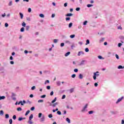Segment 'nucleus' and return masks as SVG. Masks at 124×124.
<instances>
[{
  "label": "nucleus",
  "mask_w": 124,
  "mask_h": 124,
  "mask_svg": "<svg viewBox=\"0 0 124 124\" xmlns=\"http://www.w3.org/2000/svg\"><path fill=\"white\" fill-rule=\"evenodd\" d=\"M40 17H41V18H44V15H43V14H40L39 15Z\"/></svg>",
  "instance_id": "cd10ccee"
},
{
  "label": "nucleus",
  "mask_w": 124,
  "mask_h": 124,
  "mask_svg": "<svg viewBox=\"0 0 124 124\" xmlns=\"http://www.w3.org/2000/svg\"><path fill=\"white\" fill-rule=\"evenodd\" d=\"M33 115L32 114H31V115L29 117L30 121H31V120H32V119H33Z\"/></svg>",
  "instance_id": "9b49d317"
},
{
  "label": "nucleus",
  "mask_w": 124,
  "mask_h": 124,
  "mask_svg": "<svg viewBox=\"0 0 124 124\" xmlns=\"http://www.w3.org/2000/svg\"><path fill=\"white\" fill-rule=\"evenodd\" d=\"M8 26H9L8 23H5V28L8 27Z\"/></svg>",
  "instance_id": "603ef678"
},
{
  "label": "nucleus",
  "mask_w": 124,
  "mask_h": 124,
  "mask_svg": "<svg viewBox=\"0 0 124 124\" xmlns=\"http://www.w3.org/2000/svg\"><path fill=\"white\" fill-rule=\"evenodd\" d=\"M62 98V99H64L65 98V95H63Z\"/></svg>",
  "instance_id": "774afa93"
},
{
  "label": "nucleus",
  "mask_w": 124,
  "mask_h": 124,
  "mask_svg": "<svg viewBox=\"0 0 124 124\" xmlns=\"http://www.w3.org/2000/svg\"><path fill=\"white\" fill-rule=\"evenodd\" d=\"M48 118H53V115L52 114H50L48 115Z\"/></svg>",
  "instance_id": "79ce46f5"
},
{
  "label": "nucleus",
  "mask_w": 124,
  "mask_h": 124,
  "mask_svg": "<svg viewBox=\"0 0 124 124\" xmlns=\"http://www.w3.org/2000/svg\"><path fill=\"white\" fill-rule=\"evenodd\" d=\"M72 78H75V77H76V74H73L71 76Z\"/></svg>",
  "instance_id": "de8ad7c7"
},
{
  "label": "nucleus",
  "mask_w": 124,
  "mask_h": 124,
  "mask_svg": "<svg viewBox=\"0 0 124 124\" xmlns=\"http://www.w3.org/2000/svg\"><path fill=\"white\" fill-rule=\"evenodd\" d=\"M87 7L90 8V7H92V6H93V5L89 4H87Z\"/></svg>",
  "instance_id": "5701e85b"
},
{
  "label": "nucleus",
  "mask_w": 124,
  "mask_h": 124,
  "mask_svg": "<svg viewBox=\"0 0 124 124\" xmlns=\"http://www.w3.org/2000/svg\"><path fill=\"white\" fill-rule=\"evenodd\" d=\"M18 121H19V122H21V121H23V117H19V118L18 119Z\"/></svg>",
  "instance_id": "c9c22d12"
},
{
  "label": "nucleus",
  "mask_w": 124,
  "mask_h": 124,
  "mask_svg": "<svg viewBox=\"0 0 124 124\" xmlns=\"http://www.w3.org/2000/svg\"><path fill=\"white\" fill-rule=\"evenodd\" d=\"M35 89V86H32L31 88V90L32 91H34V90Z\"/></svg>",
  "instance_id": "3c124183"
},
{
  "label": "nucleus",
  "mask_w": 124,
  "mask_h": 124,
  "mask_svg": "<svg viewBox=\"0 0 124 124\" xmlns=\"http://www.w3.org/2000/svg\"><path fill=\"white\" fill-rule=\"evenodd\" d=\"M17 111H22V108L21 107H19L17 108Z\"/></svg>",
  "instance_id": "7c9ffc66"
},
{
  "label": "nucleus",
  "mask_w": 124,
  "mask_h": 124,
  "mask_svg": "<svg viewBox=\"0 0 124 124\" xmlns=\"http://www.w3.org/2000/svg\"><path fill=\"white\" fill-rule=\"evenodd\" d=\"M85 62H86V61L82 60L81 62L79 64V65H84V64H85Z\"/></svg>",
  "instance_id": "1a4fd4ad"
},
{
  "label": "nucleus",
  "mask_w": 124,
  "mask_h": 124,
  "mask_svg": "<svg viewBox=\"0 0 124 124\" xmlns=\"http://www.w3.org/2000/svg\"><path fill=\"white\" fill-rule=\"evenodd\" d=\"M74 72H76V73L78 72V69H75L74 70Z\"/></svg>",
  "instance_id": "338daca9"
},
{
  "label": "nucleus",
  "mask_w": 124,
  "mask_h": 124,
  "mask_svg": "<svg viewBox=\"0 0 124 124\" xmlns=\"http://www.w3.org/2000/svg\"><path fill=\"white\" fill-rule=\"evenodd\" d=\"M84 52L83 51H79L78 54V56H80L81 55H84Z\"/></svg>",
  "instance_id": "0eeeda50"
},
{
  "label": "nucleus",
  "mask_w": 124,
  "mask_h": 124,
  "mask_svg": "<svg viewBox=\"0 0 124 124\" xmlns=\"http://www.w3.org/2000/svg\"><path fill=\"white\" fill-rule=\"evenodd\" d=\"M14 96H16V94L14 93H12V98H13V100H16V98L14 97Z\"/></svg>",
  "instance_id": "7ed1b4c3"
},
{
  "label": "nucleus",
  "mask_w": 124,
  "mask_h": 124,
  "mask_svg": "<svg viewBox=\"0 0 124 124\" xmlns=\"http://www.w3.org/2000/svg\"><path fill=\"white\" fill-rule=\"evenodd\" d=\"M44 100H39L38 101V103H43V102H44Z\"/></svg>",
  "instance_id": "4c0bfd02"
},
{
  "label": "nucleus",
  "mask_w": 124,
  "mask_h": 124,
  "mask_svg": "<svg viewBox=\"0 0 124 124\" xmlns=\"http://www.w3.org/2000/svg\"><path fill=\"white\" fill-rule=\"evenodd\" d=\"M5 119H8V118H9V114H6L5 115Z\"/></svg>",
  "instance_id": "4be33fe9"
},
{
  "label": "nucleus",
  "mask_w": 124,
  "mask_h": 124,
  "mask_svg": "<svg viewBox=\"0 0 124 124\" xmlns=\"http://www.w3.org/2000/svg\"><path fill=\"white\" fill-rule=\"evenodd\" d=\"M34 109H35V108H34V107H32L31 108V111H33V110H34Z\"/></svg>",
  "instance_id": "864d4df0"
},
{
  "label": "nucleus",
  "mask_w": 124,
  "mask_h": 124,
  "mask_svg": "<svg viewBox=\"0 0 124 124\" xmlns=\"http://www.w3.org/2000/svg\"><path fill=\"white\" fill-rule=\"evenodd\" d=\"M85 52H86V53H88L90 51V50L89 49V48H86L85 49Z\"/></svg>",
  "instance_id": "f704fd0d"
},
{
  "label": "nucleus",
  "mask_w": 124,
  "mask_h": 124,
  "mask_svg": "<svg viewBox=\"0 0 124 124\" xmlns=\"http://www.w3.org/2000/svg\"><path fill=\"white\" fill-rule=\"evenodd\" d=\"M70 38H74L75 37V34H72L70 36Z\"/></svg>",
  "instance_id": "bb28decb"
},
{
  "label": "nucleus",
  "mask_w": 124,
  "mask_h": 124,
  "mask_svg": "<svg viewBox=\"0 0 124 124\" xmlns=\"http://www.w3.org/2000/svg\"><path fill=\"white\" fill-rule=\"evenodd\" d=\"M19 16L21 19L24 18V15H23L21 13H19Z\"/></svg>",
  "instance_id": "ddd939ff"
},
{
  "label": "nucleus",
  "mask_w": 124,
  "mask_h": 124,
  "mask_svg": "<svg viewBox=\"0 0 124 124\" xmlns=\"http://www.w3.org/2000/svg\"><path fill=\"white\" fill-rule=\"evenodd\" d=\"M115 57L117 60H119V59H120L118 54H115Z\"/></svg>",
  "instance_id": "5fc2aeb1"
},
{
  "label": "nucleus",
  "mask_w": 124,
  "mask_h": 124,
  "mask_svg": "<svg viewBox=\"0 0 124 124\" xmlns=\"http://www.w3.org/2000/svg\"><path fill=\"white\" fill-rule=\"evenodd\" d=\"M119 38L121 39V40H124V36H120L119 37Z\"/></svg>",
  "instance_id": "dca6fc26"
},
{
  "label": "nucleus",
  "mask_w": 124,
  "mask_h": 124,
  "mask_svg": "<svg viewBox=\"0 0 124 124\" xmlns=\"http://www.w3.org/2000/svg\"><path fill=\"white\" fill-rule=\"evenodd\" d=\"M12 5V1H10L9 3V6H11Z\"/></svg>",
  "instance_id": "bf43d9fd"
},
{
  "label": "nucleus",
  "mask_w": 124,
  "mask_h": 124,
  "mask_svg": "<svg viewBox=\"0 0 124 124\" xmlns=\"http://www.w3.org/2000/svg\"><path fill=\"white\" fill-rule=\"evenodd\" d=\"M41 117H42V113H39L38 114V118H41Z\"/></svg>",
  "instance_id": "e433bc0d"
},
{
  "label": "nucleus",
  "mask_w": 124,
  "mask_h": 124,
  "mask_svg": "<svg viewBox=\"0 0 124 124\" xmlns=\"http://www.w3.org/2000/svg\"><path fill=\"white\" fill-rule=\"evenodd\" d=\"M44 121H45V116L43 115L42 117L41 118V122H44Z\"/></svg>",
  "instance_id": "9d476101"
},
{
  "label": "nucleus",
  "mask_w": 124,
  "mask_h": 124,
  "mask_svg": "<svg viewBox=\"0 0 124 124\" xmlns=\"http://www.w3.org/2000/svg\"><path fill=\"white\" fill-rule=\"evenodd\" d=\"M58 39H55L54 40V42L55 43H57L58 42Z\"/></svg>",
  "instance_id": "69168bd1"
},
{
  "label": "nucleus",
  "mask_w": 124,
  "mask_h": 124,
  "mask_svg": "<svg viewBox=\"0 0 124 124\" xmlns=\"http://www.w3.org/2000/svg\"><path fill=\"white\" fill-rule=\"evenodd\" d=\"M9 123H10V124H12L13 121L12 119L9 120Z\"/></svg>",
  "instance_id": "0e129e2a"
},
{
  "label": "nucleus",
  "mask_w": 124,
  "mask_h": 124,
  "mask_svg": "<svg viewBox=\"0 0 124 124\" xmlns=\"http://www.w3.org/2000/svg\"><path fill=\"white\" fill-rule=\"evenodd\" d=\"M57 105H59V102H56L55 103H53V104L52 105V107H56Z\"/></svg>",
  "instance_id": "6e6552de"
},
{
  "label": "nucleus",
  "mask_w": 124,
  "mask_h": 124,
  "mask_svg": "<svg viewBox=\"0 0 124 124\" xmlns=\"http://www.w3.org/2000/svg\"><path fill=\"white\" fill-rule=\"evenodd\" d=\"M97 73H99V72L97 71L96 72L94 73L93 76V78L94 80H96V77H98V76H99V74H98Z\"/></svg>",
  "instance_id": "f03ea898"
},
{
  "label": "nucleus",
  "mask_w": 124,
  "mask_h": 124,
  "mask_svg": "<svg viewBox=\"0 0 124 124\" xmlns=\"http://www.w3.org/2000/svg\"><path fill=\"white\" fill-rule=\"evenodd\" d=\"M0 114L2 115H3V114H4V112H3V110H0Z\"/></svg>",
  "instance_id": "a18cd8bd"
},
{
  "label": "nucleus",
  "mask_w": 124,
  "mask_h": 124,
  "mask_svg": "<svg viewBox=\"0 0 124 124\" xmlns=\"http://www.w3.org/2000/svg\"><path fill=\"white\" fill-rule=\"evenodd\" d=\"M88 105H89V104H86L85 105V106H84L83 108L81 110V112H84V111H85V110H86V109H87V108H88Z\"/></svg>",
  "instance_id": "39448f33"
},
{
  "label": "nucleus",
  "mask_w": 124,
  "mask_h": 124,
  "mask_svg": "<svg viewBox=\"0 0 124 124\" xmlns=\"http://www.w3.org/2000/svg\"><path fill=\"white\" fill-rule=\"evenodd\" d=\"M122 45H123V44H122V43H118V47H121V46H122Z\"/></svg>",
  "instance_id": "49530a36"
},
{
  "label": "nucleus",
  "mask_w": 124,
  "mask_h": 124,
  "mask_svg": "<svg viewBox=\"0 0 124 124\" xmlns=\"http://www.w3.org/2000/svg\"><path fill=\"white\" fill-rule=\"evenodd\" d=\"M28 12H29V13H31V8H29L28 9Z\"/></svg>",
  "instance_id": "052dcab7"
},
{
  "label": "nucleus",
  "mask_w": 124,
  "mask_h": 124,
  "mask_svg": "<svg viewBox=\"0 0 124 124\" xmlns=\"http://www.w3.org/2000/svg\"><path fill=\"white\" fill-rule=\"evenodd\" d=\"M56 101H57V97H55L54 100H53L51 101V103L50 102H47V104H49V106H52V103H55Z\"/></svg>",
  "instance_id": "f257e3e1"
},
{
  "label": "nucleus",
  "mask_w": 124,
  "mask_h": 124,
  "mask_svg": "<svg viewBox=\"0 0 124 124\" xmlns=\"http://www.w3.org/2000/svg\"><path fill=\"white\" fill-rule=\"evenodd\" d=\"M69 55H70V52H67V53H66L65 54V57H68V56H69Z\"/></svg>",
  "instance_id": "f8f14e48"
},
{
  "label": "nucleus",
  "mask_w": 124,
  "mask_h": 124,
  "mask_svg": "<svg viewBox=\"0 0 124 124\" xmlns=\"http://www.w3.org/2000/svg\"><path fill=\"white\" fill-rule=\"evenodd\" d=\"M47 90H50L51 89V86H46Z\"/></svg>",
  "instance_id": "6e6d98bb"
},
{
  "label": "nucleus",
  "mask_w": 124,
  "mask_h": 124,
  "mask_svg": "<svg viewBox=\"0 0 124 124\" xmlns=\"http://www.w3.org/2000/svg\"><path fill=\"white\" fill-rule=\"evenodd\" d=\"M5 96H0V100H1L2 99H5Z\"/></svg>",
  "instance_id": "a211bd4d"
},
{
  "label": "nucleus",
  "mask_w": 124,
  "mask_h": 124,
  "mask_svg": "<svg viewBox=\"0 0 124 124\" xmlns=\"http://www.w3.org/2000/svg\"><path fill=\"white\" fill-rule=\"evenodd\" d=\"M26 23L25 22H23L22 23V27H26Z\"/></svg>",
  "instance_id": "ea45409f"
},
{
  "label": "nucleus",
  "mask_w": 124,
  "mask_h": 124,
  "mask_svg": "<svg viewBox=\"0 0 124 124\" xmlns=\"http://www.w3.org/2000/svg\"><path fill=\"white\" fill-rule=\"evenodd\" d=\"M72 25H73V23H72V22L70 23L68 25L69 28H71V27H72Z\"/></svg>",
  "instance_id": "a878e982"
},
{
  "label": "nucleus",
  "mask_w": 124,
  "mask_h": 124,
  "mask_svg": "<svg viewBox=\"0 0 124 124\" xmlns=\"http://www.w3.org/2000/svg\"><path fill=\"white\" fill-rule=\"evenodd\" d=\"M66 21H70V17H66Z\"/></svg>",
  "instance_id": "37998d69"
},
{
  "label": "nucleus",
  "mask_w": 124,
  "mask_h": 124,
  "mask_svg": "<svg viewBox=\"0 0 124 124\" xmlns=\"http://www.w3.org/2000/svg\"><path fill=\"white\" fill-rule=\"evenodd\" d=\"M65 16H66V17H71V16H73V14L68 13V14H67L65 15Z\"/></svg>",
  "instance_id": "423d86ee"
},
{
  "label": "nucleus",
  "mask_w": 124,
  "mask_h": 124,
  "mask_svg": "<svg viewBox=\"0 0 124 124\" xmlns=\"http://www.w3.org/2000/svg\"><path fill=\"white\" fill-rule=\"evenodd\" d=\"M30 30V26H26V31H29Z\"/></svg>",
  "instance_id": "2f4dec72"
},
{
  "label": "nucleus",
  "mask_w": 124,
  "mask_h": 124,
  "mask_svg": "<svg viewBox=\"0 0 124 124\" xmlns=\"http://www.w3.org/2000/svg\"><path fill=\"white\" fill-rule=\"evenodd\" d=\"M66 122H67V123H68V124H70V119H69V118H67L66 119Z\"/></svg>",
  "instance_id": "6ab92c4d"
},
{
  "label": "nucleus",
  "mask_w": 124,
  "mask_h": 124,
  "mask_svg": "<svg viewBox=\"0 0 124 124\" xmlns=\"http://www.w3.org/2000/svg\"><path fill=\"white\" fill-rule=\"evenodd\" d=\"M87 24H88V21L85 20V21L83 22V25L84 26H86V25H87Z\"/></svg>",
  "instance_id": "393cba45"
},
{
  "label": "nucleus",
  "mask_w": 124,
  "mask_h": 124,
  "mask_svg": "<svg viewBox=\"0 0 124 124\" xmlns=\"http://www.w3.org/2000/svg\"><path fill=\"white\" fill-rule=\"evenodd\" d=\"M49 83H50V81H49V80H46L45 82V84L46 85V84H49Z\"/></svg>",
  "instance_id": "c756f323"
},
{
  "label": "nucleus",
  "mask_w": 124,
  "mask_h": 124,
  "mask_svg": "<svg viewBox=\"0 0 124 124\" xmlns=\"http://www.w3.org/2000/svg\"><path fill=\"white\" fill-rule=\"evenodd\" d=\"M28 124H33V122H31V120H29L28 122Z\"/></svg>",
  "instance_id": "473e14b6"
},
{
  "label": "nucleus",
  "mask_w": 124,
  "mask_h": 124,
  "mask_svg": "<svg viewBox=\"0 0 124 124\" xmlns=\"http://www.w3.org/2000/svg\"><path fill=\"white\" fill-rule=\"evenodd\" d=\"M90 43V40L89 39H87L86 40V43L85 44V45H88V44H89Z\"/></svg>",
  "instance_id": "b1692460"
},
{
  "label": "nucleus",
  "mask_w": 124,
  "mask_h": 124,
  "mask_svg": "<svg viewBox=\"0 0 124 124\" xmlns=\"http://www.w3.org/2000/svg\"><path fill=\"white\" fill-rule=\"evenodd\" d=\"M57 84L58 86H61V82L60 81H58L57 82Z\"/></svg>",
  "instance_id": "4d7b16f0"
},
{
  "label": "nucleus",
  "mask_w": 124,
  "mask_h": 124,
  "mask_svg": "<svg viewBox=\"0 0 124 124\" xmlns=\"http://www.w3.org/2000/svg\"><path fill=\"white\" fill-rule=\"evenodd\" d=\"M46 97V94H44V95L41 96V98H45Z\"/></svg>",
  "instance_id": "72a5a7b5"
},
{
  "label": "nucleus",
  "mask_w": 124,
  "mask_h": 124,
  "mask_svg": "<svg viewBox=\"0 0 124 124\" xmlns=\"http://www.w3.org/2000/svg\"><path fill=\"white\" fill-rule=\"evenodd\" d=\"M98 58L99 60H102V59H103V57H102V56H100V55H99L98 56Z\"/></svg>",
  "instance_id": "58836bf2"
},
{
  "label": "nucleus",
  "mask_w": 124,
  "mask_h": 124,
  "mask_svg": "<svg viewBox=\"0 0 124 124\" xmlns=\"http://www.w3.org/2000/svg\"><path fill=\"white\" fill-rule=\"evenodd\" d=\"M76 11H80V8L79 7H77L76 9Z\"/></svg>",
  "instance_id": "13d9d810"
},
{
  "label": "nucleus",
  "mask_w": 124,
  "mask_h": 124,
  "mask_svg": "<svg viewBox=\"0 0 124 124\" xmlns=\"http://www.w3.org/2000/svg\"><path fill=\"white\" fill-rule=\"evenodd\" d=\"M30 112H31V111L30 110H28L25 113V116H28V115H29V114H30Z\"/></svg>",
  "instance_id": "412c9836"
},
{
  "label": "nucleus",
  "mask_w": 124,
  "mask_h": 124,
  "mask_svg": "<svg viewBox=\"0 0 124 124\" xmlns=\"http://www.w3.org/2000/svg\"><path fill=\"white\" fill-rule=\"evenodd\" d=\"M118 69H123V68H124V66H122V65H119L118 67Z\"/></svg>",
  "instance_id": "f3484780"
},
{
  "label": "nucleus",
  "mask_w": 124,
  "mask_h": 124,
  "mask_svg": "<svg viewBox=\"0 0 124 124\" xmlns=\"http://www.w3.org/2000/svg\"><path fill=\"white\" fill-rule=\"evenodd\" d=\"M105 39V38H102L101 39L99 40V41L100 42H103Z\"/></svg>",
  "instance_id": "c85d7f7f"
},
{
  "label": "nucleus",
  "mask_w": 124,
  "mask_h": 124,
  "mask_svg": "<svg viewBox=\"0 0 124 124\" xmlns=\"http://www.w3.org/2000/svg\"><path fill=\"white\" fill-rule=\"evenodd\" d=\"M123 99H124V96L121 97V98H119L117 102H116V104H118V103H119V102H121V101H122V100H123Z\"/></svg>",
  "instance_id": "20e7f679"
},
{
  "label": "nucleus",
  "mask_w": 124,
  "mask_h": 124,
  "mask_svg": "<svg viewBox=\"0 0 124 124\" xmlns=\"http://www.w3.org/2000/svg\"><path fill=\"white\" fill-rule=\"evenodd\" d=\"M73 92H74V88H71L70 90V93H73Z\"/></svg>",
  "instance_id": "aec40b11"
},
{
  "label": "nucleus",
  "mask_w": 124,
  "mask_h": 124,
  "mask_svg": "<svg viewBox=\"0 0 124 124\" xmlns=\"http://www.w3.org/2000/svg\"><path fill=\"white\" fill-rule=\"evenodd\" d=\"M79 79H83V75L80 74L78 76Z\"/></svg>",
  "instance_id": "4468645a"
},
{
  "label": "nucleus",
  "mask_w": 124,
  "mask_h": 124,
  "mask_svg": "<svg viewBox=\"0 0 124 124\" xmlns=\"http://www.w3.org/2000/svg\"><path fill=\"white\" fill-rule=\"evenodd\" d=\"M61 47H63L64 46V43H62L60 45Z\"/></svg>",
  "instance_id": "09e8293b"
},
{
  "label": "nucleus",
  "mask_w": 124,
  "mask_h": 124,
  "mask_svg": "<svg viewBox=\"0 0 124 124\" xmlns=\"http://www.w3.org/2000/svg\"><path fill=\"white\" fill-rule=\"evenodd\" d=\"M53 94H54V92L53 91L51 92L50 93V95L52 96V95H53Z\"/></svg>",
  "instance_id": "e2e57ef3"
},
{
  "label": "nucleus",
  "mask_w": 124,
  "mask_h": 124,
  "mask_svg": "<svg viewBox=\"0 0 124 124\" xmlns=\"http://www.w3.org/2000/svg\"><path fill=\"white\" fill-rule=\"evenodd\" d=\"M65 43L68 44H71V42H70L69 41H65Z\"/></svg>",
  "instance_id": "c03bdc74"
},
{
  "label": "nucleus",
  "mask_w": 124,
  "mask_h": 124,
  "mask_svg": "<svg viewBox=\"0 0 124 124\" xmlns=\"http://www.w3.org/2000/svg\"><path fill=\"white\" fill-rule=\"evenodd\" d=\"M93 110L89 111L88 112V113L89 114V115H91V114H93Z\"/></svg>",
  "instance_id": "a19ab883"
},
{
  "label": "nucleus",
  "mask_w": 124,
  "mask_h": 124,
  "mask_svg": "<svg viewBox=\"0 0 124 124\" xmlns=\"http://www.w3.org/2000/svg\"><path fill=\"white\" fill-rule=\"evenodd\" d=\"M16 115H14L13 116V120H16Z\"/></svg>",
  "instance_id": "680f3d73"
},
{
  "label": "nucleus",
  "mask_w": 124,
  "mask_h": 124,
  "mask_svg": "<svg viewBox=\"0 0 124 124\" xmlns=\"http://www.w3.org/2000/svg\"><path fill=\"white\" fill-rule=\"evenodd\" d=\"M58 115H62V112L61 111H57Z\"/></svg>",
  "instance_id": "8fccbe9b"
},
{
  "label": "nucleus",
  "mask_w": 124,
  "mask_h": 124,
  "mask_svg": "<svg viewBox=\"0 0 124 124\" xmlns=\"http://www.w3.org/2000/svg\"><path fill=\"white\" fill-rule=\"evenodd\" d=\"M20 31L21 32H24V31H25V28L24 27H22L20 29Z\"/></svg>",
  "instance_id": "2eb2a0df"
}]
</instances>
